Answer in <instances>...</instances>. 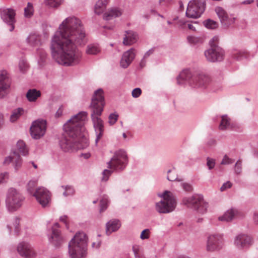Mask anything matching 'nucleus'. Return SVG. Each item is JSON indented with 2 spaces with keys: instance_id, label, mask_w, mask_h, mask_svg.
Returning <instances> with one entry per match:
<instances>
[{
  "instance_id": "obj_1",
  "label": "nucleus",
  "mask_w": 258,
  "mask_h": 258,
  "mask_svg": "<svg viewBox=\"0 0 258 258\" xmlns=\"http://www.w3.org/2000/svg\"><path fill=\"white\" fill-rule=\"evenodd\" d=\"M87 42L81 21L74 16L68 17L60 24L51 38L50 47L52 57L61 65L76 66L82 58V53L77 47L84 46Z\"/></svg>"
},
{
  "instance_id": "obj_2",
  "label": "nucleus",
  "mask_w": 258,
  "mask_h": 258,
  "mask_svg": "<svg viewBox=\"0 0 258 258\" xmlns=\"http://www.w3.org/2000/svg\"><path fill=\"white\" fill-rule=\"evenodd\" d=\"M87 113L81 111L74 115L63 125L66 136L59 141L61 149L71 152L86 148L89 146L87 133L84 127Z\"/></svg>"
},
{
  "instance_id": "obj_3",
  "label": "nucleus",
  "mask_w": 258,
  "mask_h": 258,
  "mask_svg": "<svg viewBox=\"0 0 258 258\" xmlns=\"http://www.w3.org/2000/svg\"><path fill=\"white\" fill-rule=\"evenodd\" d=\"M103 93V91L101 89H98L95 91L90 105L91 117L96 135V144H97L102 137L104 131L103 121L99 117L103 110L104 105Z\"/></svg>"
},
{
  "instance_id": "obj_4",
  "label": "nucleus",
  "mask_w": 258,
  "mask_h": 258,
  "mask_svg": "<svg viewBox=\"0 0 258 258\" xmlns=\"http://www.w3.org/2000/svg\"><path fill=\"white\" fill-rule=\"evenodd\" d=\"M177 84H188L192 88H204L209 84L210 79L208 76L194 69H185L177 77Z\"/></svg>"
},
{
  "instance_id": "obj_5",
  "label": "nucleus",
  "mask_w": 258,
  "mask_h": 258,
  "mask_svg": "<svg viewBox=\"0 0 258 258\" xmlns=\"http://www.w3.org/2000/svg\"><path fill=\"white\" fill-rule=\"evenodd\" d=\"M127 163L128 157L126 151L122 149L116 151L107 163L108 168L110 170H103L101 180L107 181L114 171L119 172L123 170Z\"/></svg>"
},
{
  "instance_id": "obj_6",
  "label": "nucleus",
  "mask_w": 258,
  "mask_h": 258,
  "mask_svg": "<svg viewBox=\"0 0 258 258\" xmlns=\"http://www.w3.org/2000/svg\"><path fill=\"white\" fill-rule=\"evenodd\" d=\"M87 240L83 232L76 233L70 241L68 248L71 258H85L87 255Z\"/></svg>"
},
{
  "instance_id": "obj_7",
  "label": "nucleus",
  "mask_w": 258,
  "mask_h": 258,
  "mask_svg": "<svg viewBox=\"0 0 258 258\" xmlns=\"http://www.w3.org/2000/svg\"><path fill=\"white\" fill-rule=\"evenodd\" d=\"M158 196L163 199L157 202L155 205L156 210L160 214L169 213L175 208L176 203L173 194L169 191L165 190Z\"/></svg>"
},
{
  "instance_id": "obj_8",
  "label": "nucleus",
  "mask_w": 258,
  "mask_h": 258,
  "mask_svg": "<svg viewBox=\"0 0 258 258\" xmlns=\"http://www.w3.org/2000/svg\"><path fill=\"white\" fill-rule=\"evenodd\" d=\"M25 199L21 193L15 188H10L7 194L6 206L10 212H14L22 205Z\"/></svg>"
},
{
  "instance_id": "obj_9",
  "label": "nucleus",
  "mask_w": 258,
  "mask_h": 258,
  "mask_svg": "<svg viewBox=\"0 0 258 258\" xmlns=\"http://www.w3.org/2000/svg\"><path fill=\"white\" fill-rule=\"evenodd\" d=\"M182 203L187 207L196 210L197 212L204 214L207 212L208 204L206 202L201 195H194L182 199Z\"/></svg>"
},
{
  "instance_id": "obj_10",
  "label": "nucleus",
  "mask_w": 258,
  "mask_h": 258,
  "mask_svg": "<svg viewBox=\"0 0 258 258\" xmlns=\"http://www.w3.org/2000/svg\"><path fill=\"white\" fill-rule=\"evenodd\" d=\"M206 8L205 0H192L189 2L186 16L189 18L197 19L201 17Z\"/></svg>"
},
{
  "instance_id": "obj_11",
  "label": "nucleus",
  "mask_w": 258,
  "mask_h": 258,
  "mask_svg": "<svg viewBox=\"0 0 258 258\" xmlns=\"http://www.w3.org/2000/svg\"><path fill=\"white\" fill-rule=\"evenodd\" d=\"M223 245V237L220 234H213L207 238L206 250L209 252L219 251Z\"/></svg>"
},
{
  "instance_id": "obj_12",
  "label": "nucleus",
  "mask_w": 258,
  "mask_h": 258,
  "mask_svg": "<svg viewBox=\"0 0 258 258\" xmlns=\"http://www.w3.org/2000/svg\"><path fill=\"white\" fill-rule=\"evenodd\" d=\"M16 11L12 8H0V17L3 21L10 27V31H13L15 29V24L16 22Z\"/></svg>"
},
{
  "instance_id": "obj_13",
  "label": "nucleus",
  "mask_w": 258,
  "mask_h": 258,
  "mask_svg": "<svg viewBox=\"0 0 258 258\" xmlns=\"http://www.w3.org/2000/svg\"><path fill=\"white\" fill-rule=\"evenodd\" d=\"M46 121L44 119H38L33 122L30 127V133L34 139H39L43 137L46 132Z\"/></svg>"
},
{
  "instance_id": "obj_14",
  "label": "nucleus",
  "mask_w": 258,
  "mask_h": 258,
  "mask_svg": "<svg viewBox=\"0 0 258 258\" xmlns=\"http://www.w3.org/2000/svg\"><path fill=\"white\" fill-rule=\"evenodd\" d=\"M225 52L220 47H210L205 51V56L210 62L221 61L224 59Z\"/></svg>"
},
{
  "instance_id": "obj_15",
  "label": "nucleus",
  "mask_w": 258,
  "mask_h": 258,
  "mask_svg": "<svg viewBox=\"0 0 258 258\" xmlns=\"http://www.w3.org/2000/svg\"><path fill=\"white\" fill-rule=\"evenodd\" d=\"M33 196L35 197L37 201L43 207H47L50 201V193L43 187L37 188Z\"/></svg>"
},
{
  "instance_id": "obj_16",
  "label": "nucleus",
  "mask_w": 258,
  "mask_h": 258,
  "mask_svg": "<svg viewBox=\"0 0 258 258\" xmlns=\"http://www.w3.org/2000/svg\"><path fill=\"white\" fill-rule=\"evenodd\" d=\"M234 246L239 249H243L248 247L252 244L251 237L245 234H239L234 239Z\"/></svg>"
},
{
  "instance_id": "obj_17",
  "label": "nucleus",
  "mask_w": 258,
  "mask_h": 258,
  "mask_svg": "<svg viewBox=\"0 0 258 258\" xmlns=\"http://www.w3.org/2000/svg\"><path fill=\"white\" fill-rule=\"evenodd\" d=\"M58 228L59 224L57 223H55L51 228V236L49 237V242L55 247H59L63 241Z\"/></svg>"
},
{
  "instance_id": "obj_18",
  "label": "nucleus",
  "mask_w": 258,
  "mask_h": 258,
  "mask_svg": "<svg viewBox=\"0 0 258 258\" xmlns=\"http://www.w3.org/2000/svg\"><path fill=\"white\" fill-rule=\"evenodd\" d=\"M17 251L20 255L25 258H33L35 255L31 245L26 242H22L18 244Z\"/></svg>"
},
{
  "instance_id": "obj_19",
  "label": "nucleus",
  "mask_w": 258,
  "mask_h": 258,
  "mask_svg": "<svg viewBox=\"0 0 258 258\" xmlns=\"http://www.w3.org/2000/svg\"><path fill=\"white\" fill-rule=\"evenodd\" d=\"M215 12L223 25L229 26L235 22V18L231 15H228L222 8H216Z\"/></svg>"
},
{
  "instance_id": "obj_20",
  "label": "nucleus",
  "mask_w": 258,
  "mask_h": 258,
  "mask_svg": "<svg viewBox=\"0 0 258 258\" xmlns=\"http://www.w3.org/2000/svg\"><path fill=\"white\" fill-rule=\"evenodd\" d=\"M10 87V81L5 70L0 71V98L4 97Z\"/></svg>"
},
{
  "instance_id": "obj_21",
  "label": "nucleus",
  "mask_w": 258,
  "mask_h": 258,
  "mask_svg": "<svg viewBox=\"0 0 258 258\" xmlns=\"http://www.w3.org/2000/svg\"><path fill=\"white\" fill-rule=\"evenodd\" d=\"M135 49L131 48L124 52L120 61V66L124 68H127L131 63L135 57Z\"/></svg>"
},
{
  "instance_id": "obj_22",
  "label": "nucleus",
  "mask_w": 258,
  "mask_h": 258,
  "mask_svg": "<svg viewBox=\"0 0 258 258\" xmlns=\"http://www.w3.org/2000/svg\"><path fill=\"white\" fill-rule=\"evenodd\" d=\"M12 162L14 164V167L16 170L21 166L22 159L17 151H14L10 156L7 157L4 161L6 164H9Z\"/></svg>"
},
{
  "instance_id": "obj_23",
  "label": "nucleus",
  "mask_w": 258,
  "mask_h": 258,
  "mask_svg": "<svg viewBox=\"0 0 258 258\" xmlns=\"http://www.w3.org/2000/svg\"><path fill=\"white\" fill-rule=\"evenodd\" d=\"M121 226L120 221L117 219H112L106 224V233L107 235L117 231Z\"/></svg>"
},
{
  "instance_id": "obj_24",
  "label": "nucleus",
  "mask_w": 258,
  "mask_h": 258,
  "mask_svg": "<svg viewBox=\"0 0 258 258\" xmlns=\"http://www.w3.org/2000/svg\"><path fill=\"white\" fill-rule=\"evenodd\" d=\"M239 213L238 210L231 208L225 212L223 216L219 217L218 219L220 221L229 222L236 218L238 215Z\"/></svg>"
},
{
  "instance_id": "obj_25",
  "label": "nucleus",
  "mask_w": 258,
  "mask_h": 258,
  "mask_svg": "<svg viewBox=\"0 0 258 258\" xmlns=\"http://www.w3.org/2000/svg\"><path fill=\"white\" fill-rule=\"evenodd\" d=\"M123 38V43L125 45H131L135 43L138 39L137 33L131 31H126Z\"/></svg>"
},
{
  "instance_id": "obj_26",
  "label": "nucleus",
  "mask_w": 258,
  "mask_h": 258,
  "mask_svg": "<svg viewBox=\"0 0 258 258\" xmlns=\"http://www.w3.org/2000/svg\"><path fill=\"white\" fill-rule=\"evenodd\" d=\"M27 42L32 47H38L41 45V35L36 33H32L27 38Z\"/></svg>"
},
{
  "instance_id": "obj_27",
  "label": "nucleus",
  "mask_w": 258,
  "mask_h": 258,
  "mask_svg": "<svg viewBox=\"0 0 258 258\" xmlns=\"http://www.w3.org/2000/svg\"><path fill=\"white\" fill-rule=\"evenodd\" d=\"M122 15V11L117 8H113L103 14V19L106 21L118 17Z\"/></svg>"
},
{
  "instance_id": "obj_28",
  "label": "nucleus",
  "mask_w": 258,
  "mask_h": 258,
  "mask_svg": "<svg viewBox=\"0 0 258 258\" xmlns=\"http://www.w3.org/2000/svg\"><path fill=\"white\" fill-rule=\"evenodd\" d=\"M101 51V47L98 43H90L86 46L85 52L88 55H97Z\"/></svg>"
},
{
  "instance_id": "obj_29",
  "label": "nucleus",
  "mask_w": 258,
  "mask_h": 258,
  "mask_svg": "<svg viewBox=\"0 0 258 258\" xmlns=\"http://www.w3.org/2000/svg\"><path fill=\"white\" fill-rule=\"evenodd\" d=\"M109 0H98L94 7V12L97 15L101 14L106 9Z\"/></svg>"
},
{
  "instance_id": "obj_30",
  "label": "nucleus",
  "mask_w": 258,
  "mask_h": 258,
  "mask_svg": "<svg viewBox=\"0 0 258 258\" xmlns=\"http://www.w3.org/2000/svg\"><path fill=\"white\" fill-rule=\"evenodd\" d=\"M41 92L36 89H30L27 91L26 97L29 102H35L41 96Z\"/></svg>"
},
{
  "instance_id": "obj_31",
  "label": "nucleus",
  "mask_w": 258,
  "mask_h": 258,
  "mask_svg": "<svg viewBox=\"0 0 258 258\" xmlns=\"http://www.w3.org/2000/svg\"><path fill=\"white\" fill-rule=\"evenodd\" d=\"M167 179L171 181H182V178H178L175 168L169 169L167 172Z\"/></svg>"
},
{
  "instance_id": "obj_32",
  "label": "nucleus",
  "mask_w": 258,
  "mask_h": 258,
  "mask_svg": "<svg viewBox=\"0 0 258 258\" xmlns=\"http://www.w3.org/2000/svg\"><path fill=\"white\" fill-rule=\"evenodd\" d=\"M222 119L219 125V129L221 130H225L230 128V119L227 115L222 116Z\"/></svg>"
},
{
  "instance_id": "obj_33",
  "label": "nucleus",
  "mask_w": 258,
  "mask_h": 258,
  "mask_svg": "<svg viewBox=\"0 0 258 258\" xmlns=\"http://www.w3.org/2000/svg\"><path fill=\"white\" fill-rule=\"evenodd\" d=\"M17 148L19 152L24 156L26 155L28 153V150L26 147V145L22 140L18 141L17 143Z\"/></svg>"
},
{
  "instance_id": "obj_34",
  "label": "nucleus",
  "mask_w": 258,
  "mask_h": 258,
  "mask_svg": "<svg viewBox=\"0 0 258 258\" xmlns=\"http://www.w3.org/2000/svg\"><path fill=\"white\" fill-rule=\"evenodd\" d=\"M232 57L237 60H241L247 57V54L243 51L235 50L233 52Z\"/></svg>"
},
{
  "instance_id": "obj_35",
  "label": "nucleus",
  "mask_w": 258,
  "mask_h": 258,
  "mask_svg": "<svg viewBox=\"0 0 258 258\" xmlns=\"http://www.w3.org/2000/svg\"><path fill=\"white\" fill-rule=\"evenodd\" d=\"M61 188L64 190L62 194L66 197L72 196L75 193L74 187L72 185H62Z\"/></svg>"
},
{
  "instance_id": "obj_36",
  "label": "nucleus",
  "mask_w": 258,
  "mask_h": 258,
  "mask_svg": "<svg viewBox=\"0 0 258 258\" xmlns=\"http://www.w3.org/2000/svg\"><path fill=\"white\" fill-rule=\"evenodd\" d=\"M23 109L21 108H18L14 110L10 117V120L11 122L15 121L22 114Z\"/></svg>"
},
{
  "instance_id": "obj_37",
  "label": "nucleus",
  "mask_w": 258,
  "mask_h": 258,
  "mask_svg": "<svg viewBox=\"0 0 258 258\" xmlns=\"http://www.w3.org/2000/svg\"><path fill=\"white\" fill-rule=\"evenodd\" d=\"M187 39L190 44L193 45L201 44L203 42V39L202 38L194 36H189L187 37Z\"/></svg>"
},
{
  "instance_id": "obj_38",
  "label": "nucleus",
  "mask_w": 258,
  "mask_h": 258,
  "mask_svg": "<svg viewBox=\"0 0 258 258\" xmlns=\"http://www.w3.org/2000/svg\"><path fill=\"white\" fill-rule=\"evenodd\" d=\"M33 5L31 3H28L27 6L24 9L25 16L27 18H30L33 15Z\"/></svg>"
},
{
  "instance_id": "obj_39",
  "label": "nucleus",
  "mask_w": 258,
  "mask_h": 258,
  "mask_svg": "<svg viewBox=\"0 0 258 258\" xmlns=\"http://www.w3.org/2000/svg\"><path fill=\"white\" fill-rule=\"evenodd\" d=\"M18 67L20 72L22 73H25L28 69V64L24 59L20 60Z\"/></svg>"
},
{
  "instance_id": "obj_40",
  "label": "nucleus",
  "mask_w": 258,
  "mask_h": 258,
  "mask_svg": "<svg viewBox=\"0 0 258 258\" xmlns=\"http://www.w3.org/2000/svg\"><path fill=\"white\" fill-rule=\"evenodd\" d=\"M37 185V180H30L27 186V189L28 191L30 194L33 195V193L35 192V187Z\"/></svg>"
},
{
  "instance_id": "obj_41",
  "label": "nucleus",
  "mask_w": 258,
  "mask_h": 258,
  "mask_svg": "<svg viewBox=\"0 0 258 258\" xmlns=\"http://www.w3.org/2000/svg\"><path fill=\"white\" fill-rule=\"evenodd\" d=\"M234 171L235 174L240 175L242 171V161L240 159H238L234 167Z\"/></svg>"
},
{
  "instance_id": "obj_42",
  "label": "nucleus",
  "mask_w": 258,
  "mask_h": 258,
  "mask_svg": "<svg viewBox=\"0 0 258 258\" xmlns=\"http://www.w3.org/2000/svg\"><path fill=\"white\" fill-rule=\"evenodd\" d=\"M204 25L206 27L211 29H215L218 27L217 23L210 19L206 20L204 22Z\"/></svg>"
},
{
  "instance_id": "obj_43",
  "label": "nucleus",
  "mask_w": 258,
  "mask_h": 258,
  "mask_svg": "<svg viewBox=\"0 0 258 258\" xmlns=\"http://www.w3.org/2000/svg\"><path fill=\"white\" fill-rule=\"evenodd\" d=\"M180 182L179 185L183 188V189L187 192L191 191L192 190V187L191 185L187 182H184L182 179V181H178Z\"/></svg>"
},
{
  "instance_id": "obj_44",
  "label": "nucleus",
  "mask_w": 258,
  "mask_h": 258,
  "mask_svg": "<svg viewBox=\"0 0 258 258\" xmlns=\"http://www.w3.org/2000/svg\"><path fill=\"white\" fill-rule=\"evenodd\" d=\"M46 3L50 7L55 8L59 6L63 0H46Z\"/></svg>"
},
{
  "instance_id": "obj_45",
  "label": "nucleus",
  "mask_w": 258,
  "mask_h": 258,
  "mask_svg": "<svg viewBox=\"0 0 258 258\" xmlns=\"http://www.w3.org/2000/svg\"><path fill=\"white\" fill-rule=\"evenodd\" d=\"M118 117V115L116 113H111L109 117V121L108 122L110 125L114 124L117 120Z\"/></svg>"
},
{
  "instance_id": "obj_46",
  "label": "nucleus",
  "mask_w": 258,
  "mask_h": 258,
  "mask_svg": "<svg viewBox=\"0 0 258 258\" xmlns=\"http://www.w3.org/2000/svg\"><path fill=\"white\" fill-rule=\"evenodd\" d=\"M108 200L107 199H103L100 201V212H103L104 210H105L108 206Z\"/></svg>"
},
{
  "instance_id": "obj_47",
  "label": "nucleus",
  "mask_w": 258,
  "mask_h": 258,
  "mask_svg": "<svg viewBox=\"0 0 258 258\" xmlns=\"http://www.w3.org/2000/svg\"><path fill=\"white\" fill-rule=\"evenodd\" d=\"M218 42H219V37L217 36H214L209 41V44L210 45V47H219L218 45Z\"/></svg>"
},
{
  "instance_id": "obj_48",
  "label": "nucleus",
  "mask_w": 258,
  "mask_h": 258,
  "mask_svg": "<svg viewBox=\"0 0 258 258\" xmlns=\"http://www.w3.org/2000/svg\"><path fill=\"white\" fill-rule=\"evenodd\" d=\"M20 221V219L19 218L16 217L14 219V221L13 223V227L14 228L15 232L17 234H18L19 231Z\"/></svg>"
},
{
  "instance_id": "obj_49",
  "label": "nucleus",
  "mask_w": 258,
  "mask_h": 258,
  "mask_svg": "<svg viewBox=\"0 0 258 258\" xmlns=\"http://www.w3.org/2000/svg\"><path fill=\"white\" fill-rule=\"evenodd\" d=\"M207 166L209 170L214 168L215 166V160L210 157L207 158Z\"/></svg>"
},
{
  "instance_id": "obj_50",
  "label": "nucleus",
  "mask_w": 258,
  "mask_h": 258,
  "mask_svg": "<svg viewBox=\"0 0 258 258\" xmlns=\"http://www.w3.org/2000/svg\"><path fill=\"white\" fill-rule=\"evenodd\" d=\"M150 230L149 229H145L143 230L141 234L140 238L142 240L147 239L149 238Z\"/></svg>"
},
{
  "instance_id": "obj_51",
  "label": "nucleus",
  "mask_w": 258,
  "mask_h": 258,
  "mask_svg": "<svg viewBox=\"0 0 258 258\" xmlns=\"http://www.w3.org/2000/svg\"><path fill=\"white\" fill-rule=\"evenodd\" d=\"M234 162V160L231 159V158H229L226 155H225L221 162V164L222 165H228V164H231L232 163H233Z\"/></svg>"
},
{
  "instance_id": "obj_52",
  "label": "nucleus",
  "mask_w": 258,
  "mask_h": 258,
  "mask_svg": "<svg viewBox=\"0 0 258 258\" xmlns=\"http://www.w3.org/2000/svg\"><path fill=\"white\" fill-rule=\"evenodd\" d=\"M141 89L139 88H136L132 91V95L134 98H138L141 95Z\"/></svg>"
},
{
  "instance_id": "obj_53",
  "label": "nucleus",
  "mask_w": 258,
  "mask_h": 258,
  "mask_svg": "<svg viewBox=\"0 0 258 258\" xmlns=\"http://www.w3.org/2000/svg\"><path fill=\"white\" fill-rule=\"evenodd\" d=\"M232 185V184L231 182H230L229 181H227L222 184V185L221 186V187L220 188V190L221 191H225L227 189H228V188H230V187H231Z\"/></svg>"
},
{
  "instance_id": "obj_54",
  "label": "nucleus",
  "mask_w": 258,
  "mask_h": 258,
  "mask_svg": "<svg viewBox=\"0 0 258 258\" xmlns=\"http://www.w3.org/2000/svg\"><path fill=\"white\" fill-rule=\"evenodd\" d=\"M133 251L135 255V257H136V256H140L141 254L140 253V247L138 245H134L132 247Z\"/></svg>"
},
{
  "instance_id": "obj_55",
  "label": "nucleus",
  "mask_w": 258,
  "mask_h": 258,
  "mask_svg": "<svg viewBox=\"0 0 258 258\" xmlns=\"http://www.w3.org/2000/svg\"><path fill=\"white\" fill-rule=\"evenodd\" d=\"M252 221L254 224L258 225V211H254L252 215Z\"/></svg>"
},
{
  "instance_id": "obj_56",
  "label": "nucleus",
  "mask_w": 258,
  "mask_h": 258,
  "mask_svg": "<svg viewBox=\"0 0 258 258\" xmlns=\"http://www.w3.org/2000/svg\"><path fill=\"white\" fill-rule=\"evenodd\" d=\"M8 173L5 172L0 174V183L5 182V179L8 178Z\"/></svg>"
},
{
  "instance_id": "obj_57",
  "label": "nucleus",
  "mask_w": 258,
  "mask_h": 258,
  "mask_svg": "<svg viewBox=\"0 0 258 258\" xmlns=\"http://www.w3.org/2000/svg\"><path fill=\"white\" fill-rule=\"evenodd\" d=\"M154 51V48H151L149 49L148 51H147L144 54V58H147L148 57H149L151 54L153 53Z\"/></svg>"
},
{
  "instance_id": "obj_58",
  "label": "nucleus",
  "mask_w": 258,
  "mask_h": 258,
  "mask_svg": "<svg viewBox=\"0 0 258 258\" xmlns=\"http://www.w3.org/2000/svg\"><path fill=\"white\" fill-rule=\"evenodd\" d=\"M101 242L100 241H97V242H93L92 244V246L93 248H99L101 245Z\"/></svg>"
},
{
  "instance_id": "obj_59",
  "label": "nucleus",
  "mask_w": 258,
  "mask_h": 258,
  "mask_svg": "<svg viewBox=\"0 0 258 258\" xmlns=\"http://www.w3.org/2000/svg\"><path fill=\"white\" fill-rule=\"evenodd\" d=\"M146 58H144L143 57L140 62V67L141 68H143L146 66Z\"/></svg>"
},
{
  "instance_id": "obj_60",
  "label": "nucleus",
  "mask_w": 258,
  "mask_h": 258,
  "mask_svg": "<svg viewBox=\"0 0 258 258\" xmlns=\"http://www.w3.org/2000/svg\"><path fill=\"white\" fill-rule=\"evenodd\" d=\"M40 56L41 58L42 59V60H43L45 59V58L46 57V52L43 50H40Z\"/></svg>"
},
{
  "instance_id": "obj_61",
  "label": "nucleus",
  "mask_w": 258,
  "mask_h": 258,
  "mask_svg": "<svg viewBox=\"0 0 258 258\" xmlns=\"http://www.w3.org/2000/svg\"><path fill=\"white\" fill-rule=\"evenodd\" d=\"M59 219H60V221L64 223L66 225H67L68 217L67 216L64 215V216H61L60 217Z\"/></svg>"
},
{
  "instance_id": "obj_62",
  "label": "nucleus",
  "mask_w": 258,
  "mask_h": 258,
  "mask_svg": "<svg viewBox=\"0 0 258 258\" xmlns=\"http://www.w3.org/2000/svg\"><path fill=\"white\" fill-rule=\"evenodd\" d=\"M81 156L83 157L84 159H87L90 157V154L89 153H82Z\"/></svg>"
},
{
  "instance_id": "obj_63",
  "label": "nucleus",
  "mask_w": 258,
  "mask_h": 258,
  "mask_svg": "<svg viewBox=\"0 0 258 258\" xmlns=\"http://www.w3.org/2000/svg\"><path fill=\"white\" fill-rule=\"evenodd\" d=\"M62 113V110L61 108V107H60V108H59L58 110L56 111L55 115L57 117H59L61 115Z\"/></svg>"
},
{
  "instance_id": "obj_64",
  "label": "nucleus",
  "mask_w": 258,
  "mask_h": 258,
  "mask_svg": "<svg viewBox=\"0 0 258 258\" xmlns=\"http://www.w3.org/2000/svg\"><path fill=\"white\" fill-rule=\"evenodd\" d=\"M187 27L189 29L195 31L196 30L195 27L191 24H187Z\"/></svg>"
}]
</instances>
